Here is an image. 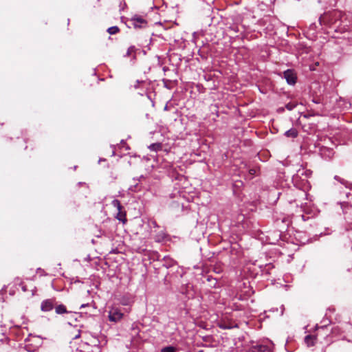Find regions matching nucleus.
I'll return each instance as SVG.
<instances>
[{"mask_svg": "<svg viewBox=\"0 0 352 352\" xmlns=\"http://www.w3.org/2000/svg\"><path fill=\"white\" fill-rule=\"evenodd\" d=\"M111 204L113 207L117 208L118 211H120L122 210V206L119 200L113 199Z\"/></svg>", "mask_w": 352, "mask_h": 352, "instance_id": "ddd939ff", "label": "nucleus"}, {"mask_svg": "<svg viewBox=\"0 0 352 352\" xmlns=\"http://www.w3.org/2000/svg\"><path fill=\"white\" fill-rule=\"evenodd\" d=\"M54 308V303L52 300L47 299L43 300L41 303V309L43 311H50Z\"/></svg>", "mask_w": 352, "mask_h": 352, "instance_id": "423d86ee", "label": "nucleus"}, {"mask_svg": "<svg viewBox=\"0 0 352 352\" xmlns=\"http://www.w3.org/2000/svg\"><path fill=\"white\" fill-rule=\"evenodd\" d=\"M285 135L288 138H296L298 135V131L296 129H290L285 133Z\"/></svg>", "mask_w": 352, "mask_h": 352, "instance_id": "0eeeda50", "label": "nucleus"}, {"mask_svg": "<svg viewBox=\"0 0 352 352\" xmlns=\"http://www.w3.org/2000/svg\"><path fill=\"white\" fill-rule=\"evenodd\" d=\"M131 21L135 28H143L147 25V21L140 16H134Z\"/></svg>", "mask_w": 352, "mask_h": 352, "instance_id": "20e7f679", "label": "nucleus"}, {"mask_svg": "<svg viewBox=\"0 0 352 352\" xmlns=\"http://www.w3.org/2000/svg\"><path fill=\"white\" fill-rule=\"evenodd\" d=\"M254 170L253 169H251V170H250V173H251V174H253V173H254Z\"/></svg>", "mask_w": 352, "mask_h": 352, "instance_id": "aec40b11", "label": "nucleus"}, {"mask_svg": "<svg viewBox=\"0 0 352 352\" xmlns=\"http://www.w3.org/2000/svg\"><path fill=\"white\" fill-rule=\"evenodd\" d=\"M175 351H176V349L171 346L164 347L161 350V352H175Z\"/></svg>", "mask_w": 352, "mask_h": 352, "instance_id": "dca6fc26", "label": "nucleus"}, {"mask_svg": "<svg viewBox=\"0 0 352 352\" xmlns=\"http://www.w3.org/2000/svg\"><path fill=\"white\" fill-rule=\"evenodd\" d=\"M20 285H21V289L23 292H26L27 291V287L26 286L23 284V282H21L20 283Z\"/></svg>", "mask_w": 352, "mask_h": 352, "instance_id": "f3484780", "label": "nucleus"}, {"mask_svg": "<svg viewBox=\"0 0 352 352\" xmlns=\"http://www.w3.org/2000/svg\"><path fill=\"white\" fill-rule=\"evenodd\" d=\"M343 16L341 11L334 10L321 16L319 18V21L320 24L336 25Z\"/></svg>", "mask_w": 352, "mask_h": 352, "instance_id": "f257e3e1", "label": "nucleus"}, {"mask_svg": "<svg viewBox=\"0 0 352 352\" xmlns=\"http://www.w3.org/2000/svg\"><path fill=\"white\" fill-rule=\"evenodd\" d=\"M254 170L253 169H251V170H250V173H251V174H253V173H254Z\"/></svg>", "mask_w": 352, "mask_h": 352, "instance_id": "6ab92c4d", "label": "nucleus"}, {"mask_svg": "<svg viewBox=\"0 0 352 352\" xmlns=\"http://www.w3.org/2000/svg\"><path fill=\"white\" fill-rule=\"evenodd\" d=\"M272 343L260 344L253 346L251 348V352H272Z\"/></svg>", "mask_w": 352, "mask_h": 352, "instance_id": "7ed1b4c3", "label": "nucleus"}, {"mask_svg": "<svg viewBox=\"0 0 352 352\" xmlns=\"http://www.w3.org/2000/svg\"><path fill=\"white\" fill-rule=\"evenodd\" d=\"M123 313L120 309L116 307H109L108 311V319L111 322H118L123 318Z\"/></svg>", "mask_w": 352, "mask_h": 352, "instance_id": "f03ea898", "label": "nucleus"}, {"mask_svg": "<svg viewBox=\"0 0 352 352\" xmlns=\"http://www.w3.org/2000/svg\"><path fill=\"white\" fill-rule=\"evenodd\" d=\"M55 310H56V313L58 314H62L67 313L66 307L63 305H58L57 307H56Z\"/></svg>", "mask_w": 352, "mask_h": 352, "instance_id": "9b49d317", "label": "nucleus"}, {"mask_svg": "<svg viewBox=\"0 0 352 352\" xmlns=\"http://www.w3.org/2000/svg\"><path fill=\"white\" fill-rule=\"evenodd\" d=\"M125 212H122V210L120 211H118L116 215V218L123 223H125L126 219L125 218Z\"/></svg>", "mask_w": 352, "mask_h": 352, "instance_id": "f8f14e48", "label": "nucleus"}, {"mask_svg": "<svg viewBox=\"0 0 352 352\" xmlns=\"http://www.w3.org/2000/svg\"><path fill=\"white\" fill-rule=\"evenodd\" d=\"M162 145L161 143H154V144H151L150 146H148V148L153 151H160L162 149Z\"/></svg>", "mask_w": 352, "mask_h": 352, "instance_id": "9d476101", "label": "nucleus"}, {"mask_svg": "<svg viewBox=\"0 0 352 352\" xmlns=\"http://www.w3.org/2000/svg\"><path fill=\"white\" fill-rule=\"evenodd\" d=\"M19 278H16L15 279V282H16V283H17V281H19Z\"/></svg>", "mask_w": 352, "mask_h": 352, "instance_id": "412c9836", "label": "nucleus"}, {"mask_svg": "<svg viewBox=\"0 0 352 352\" xmlns=\"http://www.w3.org/2000/svg\"><path fill=\"white\" fill-rule=\"evenodd\" d=\"M334 178L336 180L338 181L339 182H340L341 184L344 185L345 187L349 188V184L347 181L344 180V179L340 178L339 176H337V175H336L334 177Z\"/></svg>", "mask_w": 352, "mask_h": 352, "instance_id": "4468645a", "label": "nucleus"}, {"mask_svg": "<svg viewBox=\"0 0 352 352\" xmlns=\"http://www.w3.org/2000/svg\"><path fill=\"white\" fill-rule=\"evenodd\" d=\"M136 50H137V49L135 48V46H130L127 50L126 56H132L133 58H135Z\"/></svg>", "mask_w": 352, "mask_h": 352, "instance_id": "1a4fd4ad", "label": "nucleus"}, {"mask_svg": "<svg viewBox=\"0 0 352 352\" xmlns=\"http://www.w3.org/2000/svg\"><path fill=\"white\" fill-rule=\"evenodd\" d=\"M315 338L312 336L308 335L305 338V342L308 346H313L314 344Z\"/></svg>", "mask_w": 352, "mask_h": 352, "instance_id": "6e6552de", "label": "nucleus"}, {"mask_svg": "<svg viewBox=\"0 0 352 352\" xmlns=\"http://www.w3.org/2000/svg\"><path fill=\"white\" fill-rule=\"evenodd\" d=\"M88 305V304H82L80 305V308H83V307H85Z\"/></svg>", "mask_w": 352, "mask_h": 352, "instance_id": "a211bd4d", "label": "nucleus"}, {"mask_svg": "<svg viewBox=\"0 0 352 352\" xmlns=\"http://www.w3.org/2000/svg\"><path fill=\"white\" fill-rule=\"evenodd\" d=\"M107 32L110 34H115L119 32V28L117 26H112L108 28Z\"/></svg>", "mask_w": 352, "mask_h": 352, "instance_id": "2eb2a0df", "label": "nucleus"}, {"mask_svg": "<svg viewBox=\"0 0 352 352\" xmlns=\"http://www.w3.org/2000/svg\"><path fill=\"white\" fill-rule=\"evenodd\" d=\"M284 78L289 85H294L296 82V76L292 70L288 69L284 72Z\"/></svg>", "mask_w": 352, "mask_h": 352, "instance_id": "39448f33", "label": "nucleus"}]
</instances>
